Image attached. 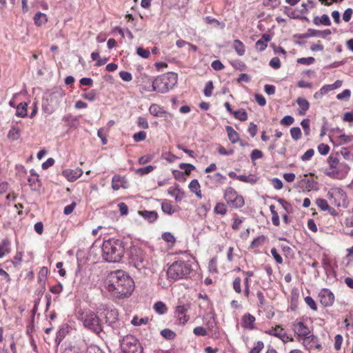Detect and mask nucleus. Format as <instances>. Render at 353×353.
<instances>
[{"mask_svg": "<svg viewBox=\"0 0 353 353\" xmlns=\"http://www.w3.org/2000/svg\"><path fill=\"white\" fill-rule=\"evenodd\" d=\"M108 291L117 297L127 296L134 290V281L122 270L112 272L110 276Z\"/></svg>", "mask_w": 353, "mask_h": 353, "instance_id": "1", "label": "nucleus"}, {"mask_svg": "<svg viewBox=\"0 0 353 353\" xmlns=\"http://www.w3.org/2000/svg\"><path fill=\"white\" fill-rule=\"evenodd\" d=\"M103 256L108 262H119L124 255L123 243L116 239L105 240L102 245Z\"/></svg>", "mask_w": 353, "mask_h": 353, "instance_id": "2", "label": "nucleus"}, {"mask_svg": "<svg viewBox=\"0 0 353 353\" xmlns=\"http://www.w3.org/2000/svg\"><path fill=\"white\" fill-rule=\"evenodd\" d=\"M77 319L85 328L99 335L103 330L101 321L94 312L89 309L80 310L77 313Z\"/></svg>", "mask_w": 353, "mask_h": 353, "instance_id": "3", "label": "nucleus"}, {"mask_svg": "<svg viewBox=\"0 0 353 353\" xmlns=\"http://www.w3.org/2000/svg\"><path fill=\"white\" fill-rule=\"evenodd\" d=\"M191 261L178 260L173 262L167 270L168 279L176 281L187 279L193 272Z\"/></svg>", "mask_w": 353, "mask_h": 353, "instance_id": "4", "label": "nucleus"}, {"mask_svg": "<svg viewBox=\"0 0 353 353\" xmlns=\"http://www.w3.org/2000/svg\"><path fill=\"white\" fill-rule=\"evenodd\" d=\"M328 167L325 168L324 173L332 179H341L347 174L350 167L345 163H340L339 159L333 155H330L327 159Z\"/></svg>", "mask_w": 353, "mask_h": 353, "instance_id": "5", "label": "nucleus"}, {"mask_svg": "<svg viewBox=\"0 0 353 353\" xmlns=\"http://www.w3.org/2000/svg\"><path fill=\"white\" fill-rule=\"evenodd\" d=\"M177 83V74L170 72L159 76L154 79L152 83V91L159 93H165L172 89Z\"/></svg>", "mask_w": 353, "mask_h": 353, "instance_id": "6", "label": "nucleus"}, {"mask_svg": "<svg viewBox=\"0 0 353 353\" xmlns=\"http://www.w3.org/2000/svg\"><path fill=\"white\" fill-rule=\"evenodd\" d=\"M327 197L331 203L337 208H346L348 206L347 194L341 188H330L327 193Z\"/></svg>", "mask_w": 353, "mask_h": 353, "instance_id": "7", "label": "nucleus"}, {"mask_svg": "<svg viewBox=\"0 0 353 353\" xmlns=\"http://www.w3.org/2000/svg\"><path fill=\"white\" fill-rule=\"evenodd\" d=\"M223 199L232 208H241L245 204L243 197L232 187H228L224 190Z\"/></svg>", "mask_w": 353, "mask_h": 353, "instance_id": "8", "label": "nucleus"}, {"mask_svg": "<svg viewBox=\"0 0 353 353\" xmlns=\"http://www.w3.org/2000/svg\"><path fill=\"white\" fill-rule=\"evenodd\" d=\"M130 260L134 266L139 270L145 268L148 264L144 252L141 248L135 245L130 248Z\"/></svg>", "mask_w": 353, "mask_h": 353, "instance_id": "9", "label": "nucleus"}, {"mask_svg": "<svg viewBox=\"0 0 353 353\" xmlns=\"http://www.w3.org/2000/svg\"><path fill=\"white\" fill-rule=\"evenodd\" d=\"M121 348L123 353H142L143 350L137 339L132 335H127L123 339Z\"/></svg>", "mask_w": 353, "mask_h": 353, "instance_id": "10", "label": "nucleus"}, {"mask_svg": "<svg viewBox=\"0 0 353 353\" xmlns=\"http://www.w3.org/2000/svg\"><path fill=\"white\" fill-rule=\"evenodd\" d=\"M190 304L179 301L175 309V316L181 325H185L190 320L188 312L190 309Z\"/></svg>", "mask_w": 353, "mask_h": 353, "instance_id": "11", "label": "nucleus"}, {"mask_svg": "<svg viewBox=\"0 0 353 353\" xmlns=\"http://www.w3.org/2000/svg\"><path fill=\"white\" fill-rule=\"evenodd\" d=\"M318 182L312 178H307V174H305L297 183L298 188L303 192L316 190H318Z\"/></svg>", "mask_w": 353, "mask_h": 353, "instance_id": "12", "label": "nucleus"}, {"mask_svg": "<svg viewBox=\"0 0 353 353\" xmlns=\"http://www.w3.org/2000/svg\"><path fill=\"white\" fill-rule=\"evenodd\" d=\"M250 283H248V292H247L243 279L242 280L241 277L236 276L232 281V288L234 291L238 294H242L246 299H248L250 296Z\"/></svg>", "mask_w": 353, "mask_h": 353, "instance_id": "13", "label": "nucleus"}, {"mask_svg": "<svg viewBox=\"0 0 353 353\" xmlns=\"http://www.w3.org/2000/svg\"><path fill=\"white\" fill-rule=\"evenodd\" d=\"M321 304L325 307L332 306L335 300L334 294L327 288H323L318 294Z\"/></svg>", "mask_w": 353, "mask_h": 353, "instance_id": "14", "label": "nucleus"}, {"mask_svg": "<svg viewBox=\"0 0 353 353\" xmlns=\"http://www.w3.org/2000/svg\"><path fill=\"white\" fill-rule=\"evenodd\" d=\"M292 329L297 336V339L301 341L302 338L311 333L308 326L301 321L296 320L292 324Z\"/></svg>", "mask_w": 353, "mask_h": 353, "instance_id": "15", "label": "nucleus"}, {"mask_svg": "<svg viewBox=\"0 0 353 353\" xmlns=\"http://www.w3.org/2000/svg\"><path fill=\"white\" fill-rule=\"evenodd\" d=\"M227 178L225 175L220 172H216L212 174L206 176V185H210L211 188H218L225 183Z\"/></svg>", "mask_w": 353, "mask_h": 353, "instance_id": "16", "label": "nucleus"}, {"mask_svg": "<svg viewBox=\"0 0 353 353\" xmlns=\"http://www.w3.org/2000/svg\"><path fill=\"white\" fill-rule=\"evenodd\" d=\"M301 341H302L303 347L307 350H310L313 348L317 350L321 349V345L319 343V338L314 334H309L307 336L302 338Z\"/></svg>", "mask_w": 353, "mask_h": 353, "instance_id": "17", "label": "nucleus"}, {"mask_svg": "<svg viewBox=\"0 0 353 353\" xmlns=\"http://www.w3.org/2000/svg\"><path fill=\"white\" fill-rule=\"evenodd\" d=\"M149 112L154 117H163L165 120L172 119L174 118V115L172 113L165 111L162 107L155 103L150 106Z\"/></svg>", "mask_w": 353, "mask_h": 353, "instance_id": "18", "label": "nucleus"}, {"mask_svg": "<svg viewBox=\"0 0 353 353\" xmlns=\"http://www.w3.org/2000/svg\"><path fill=\"white\" fill-rule=\"evenodd\" d=\"M255 321L256 318L251 314L247 312L245 313L241 317V326L245 330H253L256 328L255 325Z\"/></svg>", "mask_w": 353, "mask_h": 353, "instance_id": "19", "label": "nucleus"}, {"mask_svg": "<svg viewBox=\"0 0 353 353\" xmlns=\"http://www.w3.org/2000/svg\"><path fill=\"white\" fill-rule=\"evenodd\" d=\"M62 174L68 181L73 182L81 176L83 170L81 168H77L75 170L66 169L62 172Z\"/></svg>", "mask_w": 353, "mask_h": 353, "instance_id": "20", "label": "nucleus"}, {"mask_svg": "<svg viewBox=\"0 0 353 353\" xmlns=\"http://www.w3.org/2000/svg\"><path fill=\"white\" fill-rule=\"evenodd\" d=\"M168 193L174 197L176 201H181L184 196V192L181 189L179 184L176 183L173 186H171L168 190Z\"/></svg>", "mask_w": 353, "mask_h": 353, "instance_id": "21", "label": "nucleus"}, {"mask_svg": "<svg viewBox=\"0 0 353 353\" xmlns=\"http://www.w3.org/2000/svg\"><path fill=\"white\" fill-rule=\"evenodd\" d=\"M112 188L114 190H119L120 188H127V181L125 176L119 174L113 176L112 179Z\"/></svg>", "mask_w": 353, "mask_h": 353, "instance_id": "22", "label": "nucleus"}, {"mask_svg": "<svg viewBox=\"0 0 353 353\" xmlns=\"http://www.w3.org/2000/svg\"><path fill=\"white\" fill-rule=\"evenodd\" d=\"M138 214L150 223H154L159 217L158 213L154 210H139L138 211Z\"/></svg>", "mask_w": 353, "mask_h": 353, "instance_id": "23", "label": "nucleus"}, {"mask_svg": "<svg viewBox=\"0 0 353 353\" xmlns=\"http://www.w3.org/2000/svg\"><path fill=\"white\" fill-rule=\"evenodd\" d=\"M296 103L299 105V114L301 116L305 115L307 111L310 108V103L308 101L303 97H298L296 99Z\"/></svg>", "mask_w": 353, "mask_h": 353, "instance_id": "24", "label": "nucleus"}, {"mask_svg": "<svg viewBox=\"0 0 353 353\" xmlns=\"http://www.w3.org/2000/svg\"><path fill=\"white\" fill-rule=\"evenodd\" d=\"M28 180L29 182V185L33 189L39 188L41 185L39 174L36 173L33 170H30V175Z\"/></svg>", "mask_w": 353, "mask_h": 353, "instance_id": "25", "label": "nucleus"}, {"mask_svg": "<svg viewBox=\"0 0 353 353\" xmlns=\"http://www.w3.org/2000/svg\"><path fill=\"white\" fill-rule=\"evenodd\" d=\"M188 188L190 192L195 194L199 199L202 198L201 185L197 179L192 180L189 183Z\"/></svg>", "mask_w": 353, "mask_h": 353, "instance_id": "26", "label": "nucleus"}, {"mask_svg": "<svg viewBox=\"0 0 353 353\" xmlns=\"http://www.w3.org/2000/svg\"><path fill=\"white\" fill-rule=\"evenodd\" d=\"M225 130L228 134V137L232 143L234 144L239 141V134L236 130H234L232 126H225Z\"/></svg>", "mask_w": 353, "mask_h": 353, "instance_id": "27", "label": "nucleus"}, {"mask_svg": "<svg viewBox=\"0 0 353 353\" xmlns=\"http://www.w3.org/2000/svg\"><path fill=\"white\" fill-rule=\"evenodd\" d=\"M271 40V36L268 34H263L261 39L255 43V47L260 51L264 50L268 46V42Z\"/></svg>", "mask_w": 353, "mask_h": 353, "instance_id": "28", "label": "nucleus"}, {"mask_svg": "<svg viewBox=\"0 0 353 353\" xmlns=\"http://www.w3.org/2000/svg\"><path fill=\"white\" fill-rule=\"evenodd\" d=\"M205 325L210 336H213L216 333V323L214 316H210L206 319Z\"/></svg>", "mask_w": 353, "mask_h": 353, "instance_id": "29", "label": "nucleus"}, {"mask_svg": "<svg viewBox=\"0 0 353 353\" xmlns=\"http://www.w3.org/2000/svg\"><path fill=\"white\" fill-rule=\"evenodd\" d=\"M33 19H34V24L39 27L42 26L43 25L46 24L48 21L47 15L41 12H37L35 14Z\"/></svg>", "mask_w": 353, "mask_h": 353, "instance_id": "30", "label": "nucleus"}, {"mask_svg": "<svg viewBox=\"0 0 353 353\" xmlns=\"http://www.w3.org/2000/svg\"><path fill=\"white\" fill-rule=\"evenodd\" d=\"M161 210L164 213L168 215H172L175 212V208L172 205V202L167 199H164L162 201Z\"/></svg>", "mask_w": 353, "mask_h": 353, "instance_id": "31", "label": "nucleus"}, {"mask_svg": "<svg viewBox=\"0 0 353 353\" xmlns=\"http://www.w3.org/2000/svg\"><path fill=\"white\" fill-rule=\"evenodd\" d=\"M227 205L223 202H217L214 205L213 212L215 214L225 216L228 212Z\"/></svg>", "mask_w": 353, "mask_h": 353, "instance_id": "32", "label": "nucleus"}, {"mask_svg": "<svg viewBox=\"0 0 353 353\" xmlns=\"http://www.w3.org/2000/svg\"><path fill=\"white\" fill-rule=\"evenodd\" d=\"M15 115L21 118H24L28 115V103L26 102H21L18 104Z\"/></svg>", "mask_w": 353, "mask_h": 353, "instance_id": "33", "label": "nucleus"}, {"mask_svg": "<svg viewBox=\"0 0 353 353\" xmlns=\"http://www.w3.org/2000/svg\"><path fill=\"white\" fill-rule=\"evenodd\" d=\"M284 332H285L284 329L279 325H277L275 327H272L269 330L265 331L266 334L271 335V336H274L279 339H280L282 334H283Z\"/></svg>", "mask_w": 353, "mask_h": 353, "instance_id": "34", "label": "nucleus"}, {"mask_svg": "<svg viewBox=\"0 0 353 353\" xmlns=\"http://www.w3.org/2000/svg\"><path fill=\"white\" fill-rule=\"evenodd\" d=\"M233 47L236 52L239 56H243L245 52V47L243 43L239 39H235L233 43Z\"/></svg>", "mask_w": 353, "mask_h": 353, "instance_id": "35", "label": "nucleus"}, {"mask_svg": "<svg viewBox=\"0 0 353 353\" xmlns=\"http://www.w3.org/2000/svg\"><path fill=\"white\" fill-rule=\"evenodd\" d=\"M313 22L315 25L319 26L320 24L324 26H330L331 21L329 17L327 14H323L321 17H316L313 19Z\"/></svg>", "mask_w": 353, "mask_h": 353, "instance_id": "36", "label": "nucleus"}, {"mask_svg": "<svg viewBox=\"0 0 353 353\" xmlns=\"http://www.w3.org/2000/svg\"><path fill=\"white\" fill-rule=\"evenodd\" d=\"M277 201L281 204V205L282 206V208L284 209L287 214L293 213L294 208L290 202L281 198L278 199Z\"/></svg>", "mask_w": 353, "mask_h": 353, "instance_id": "37", "label": "nucleus"}, {"mask_svg": "<svg viewBox=\"0 0 353 353\" xmlns=\"http://www.w3.org/2000/svg\"><path fill=\"white\" fill-rule=\"evenodd\" d=\"M154 311L159 314H164L168 312V307L162 301H158L154 304Z\"/></svg>", "mask_w": 353, "mask_h": 353, "instance_id": "38", "label": "nucleus"}, {"mask_svg": "<svg viewBox=\"0 0 353 353\" xmlns=\"http://www.w3.org/2000/svg\"><path fill=\"white\" fill-rule=\"evenodd\" d=\"M267 237L264 235H261L255 238L250 245V248L254 249L261 246L265 241Z\"/></svg>", "mask_w": 353, "mask_h": 353, "instance_id": "39", "label": "nucleus"}, {"mask_svg": "<svg viewBox=\"0 0 353 353\" xmlns=\"http://www.w3.org/2000/svg\"><path fill=\"white\" fill-rule=\"evenodd\" d=\"M308 32H310V36L312 37H321L323 38H325L327 35L331 34V30L329 29L321 31L314 29H309Z\"/></svg>", "mask_w": 353, "mask_h": 353, "instance_id": "40", "label": "nucleus"}, {"mask_svg": "<svg viewBox=\"0 0 353 353\" xmlns=\"http://www.w3.org/2000/svg\"><path fill=\"white\" fill-rule=\"evenodd\" d=\"M149 322V318L147 316L145 317H139L138 316H133L131 323L134 326H140L142 325H146Z\"/></svg>", "mask_w": 353, "mask_h": 353, "instance_id": "41", "label": "nucleus"}, {"mask_svg": "<svg viewBox=\"0 0 353 353\" xmlns=\"http://www.w3.org/2000/svg\"><path fill=\"white\" fill-rule=\"evenodd\" d=\"M270 210L271 214H272V224L274 226H279V225H280L279 216L278 212L275 210L274 205H271L270 206Z\"/></svg>", "mask_w": 353, "mask_h": 353, "instance_id": "42", "label": "nucleus"}, {"mask_svg": "<svg viewBox=\"0 0 353 353\" xmlns=\"http://www.w3.org/2000/svg\"><path fill=\"white\" fill-rule=\"evenodd\" d=\"M243 276V280H244V284L246 287L247 292L248 291V283L251 284V278L254 276V274L253 271H241Z\"/></svg>", "mask_w": 353, "mask_h": 353, "instance_id": "43", "label": "nucleus"}, {"mask_svg": "<svg viewBox=\"0 0 353 353\" xmlns=\"http://www.w3.org/2000/svg\"><path fill=\"white\" fill-rule=\"evenodd\" d=\"M232 115L234 117L235 119L241 121H245L248 119V114L246 111L243 109L234 111Z\"/></svg>", "mask_w": 353, "mask_h": 353, "instance_id": "44", "label": "nucleus"}, {"mask_svg": "<svg viewBox=\"0 0 353 353\" xmlns=\"http://www.w3.org/2000/svg\"><path fill=\"white\" fill-rule=\"evenodd\" d=\"M20 130L14 126H12L8 132V137L13 141H16L19 138Z\"/></svg>", "mask_w": 353, "mask_h": 353, "instance_id": "45", "label": "nucleus"}, {"mask_svg": "<svg viewBox=\"0 0 353 353\" xmlns=\"http://www.w3.org/2000/svg\"><path fill=\"white\" fill-rule=\"evenodd\" d=\"M315 203L318 208L322 211H327V210L329 209L330 205L327 200L324 199L318 198L316 199Z\"/></svg>", "mask_w": 353, "mask_h": 353, "instance_id": "46", "label": "nucleus"}, {"mask_svg": "<svg viewBox=\"0 0 353 353\" xmlns=\"http://www.w3.org/2000/svg\"><path fill=\"white\" fill-rule=\"evenodd\" d=\"M193 333L194 335L198 336H210L208 330H206L205 327H203L202 326H197L194 327L193 330Z\"/></svg>", "mask_w": 353, "mask_h": 353, "instance_id": "47", "label": "nucleus"}, {"mask_svg": "<svg viewBox=\"0 0 353 353\" xmlns=\"http://www.w3.org/2000/svg\"><path fill=\"white\" fill-rule=\"evenodd\" d=\"M179 168L184 170V173L186 175H190L191 172L195 169V166L190 163H180L179 165Z\"/></svg>", "mask_w": 353, "mask_h": 353, "instance_id": "48", "label": "nucleus"}, {"mask_svg": "<svg viewBox=\"0 0 353 353\" xmlns=\"http://www.w3.org/2000/svg\"><path fill=\"white\" fill-rule=\"evenodd\" d=\"M155 167L153 165H147L144 168H139L136 170V173L140 176L148 174L154 170Z\"/></svg>", "mask_w": 353, "mask_h": 353, "instance_id": "49", "label": "nucleus"}, {"mask_svg": "<svg viewBox=\"0 0 353 353\" xmlns=\"http://www.w3.org/2000/svg\"><path fill=\"white\" fill-rule=\"evenodd\" d=\"M290 134L294 140L297 141L301 138L302 132L300 128L294 127L290 129Z\"/></svg>", "mask_w": 353, "mask_h": 353, "instance_id": "50", "label": "nucleus"}, {"mask_svg": "<svg viewBox=\"0 0 353 353\" xmlns=\"http://www.w3.org/2000/svg\"><path fill=\"white\" fill-rule=\"evenodd\" d=\"M161 334L168 340H172L176 337V333L170 329H164L161 330Z\"/></svg>", "mask_w": 353, "mask_h": 353, "instance_id": "51", "label": "nucleus"}, {"mask_svg": "<svg viewBox=\"0 0 353 353\" xmlns=\"http://www.w3.org/2000/svg\"><path fill=\"white\" fill-rule=\"evenodd\" d=\"M304 301L311 310H312L313 311H317V305L312 296H307L305 297Z\"/></svg>", "mask_w": 353, "mask_h": 353, "instance_id": "52", "label": "nucleus"}, {"mask_svg": "<svg viewBox=\"0 0 353 353\" xmlns=\"http://www.w3.org/2000/svg\"><path fill=\"white\" fill-rule=\"evenodd\" d=\"M162 239L165 242L170 243L173 245L175 243L176 239L174 235L170 232H164L162 234Z\"/></svg>", "mask_w": 353, "mask_h": 353, "instance_id": "53", "label": "nucleus"}, {"mask_svg": "<svg viewBox=\"0 0 353 353\" xmlns=\"http://www.w3.org/2000/svg\"><path fill=\"white\" fill-rule=\"evenodd\" d=\"M117 311L111 310H108L107 314L105 316L106 322L108 323H114V321L117 319Z\"/></svg>", "mask_w": 353, "mask_h": 353, "instance_id": "54", "label": "nucleus"}, {"mask_svg": "<svg viewBox=\"0 0 353 353\" xmlns=\"http://www.w3.org/2000/svg\"><path fill=\"white\" fill-rule=\"evenodd\" d=\"M81 96L85 99H87L90 101H92L96 99L97 91L94 90H91L87 92L83 93Z\"/></svg>", "mask_w": 353, "mask_h": 353, "instance_id": "55", "label": "nucleus"}, {"mask_svg": "<svg viewBox=\"0 0 353 353\" xmlns=\"http://www.w3.org/2000/svg\"><path fill=\"white\" fill-rule=\"evenodd\" d=\"M213 89H214V85H213L212 81H210L207 82L205 85V88L203 90V93H204L205 96H206L208 97L212 96Z\"/></svg>", "mask_w": 353, "mask_h": 353, "instance_id": "56", "label": "nucleus"}, {"mask_svg": "<svg viewBox=\"0 0 353 353\" xmlns=\"http://www.w3.org/2000/svg\"><path fill=\"white\" fill-rule=\"evenodd\" d=\"M296 61L299 64L309 65L314 63L315 59L312 57H302L299 58Z\"/></svg>", "mask_w": 353, "mask_h": 353, "instance_id": "57", "label": "nucleus"}, {"mask_svg": "<svg viewBox=\"0 0 353 353\" xmlns=\"http://www.w3.org/2000/svg\"><path fill=\"white\" fill-rule=\"evenodd\" d=\"M0 249H1V252H3V255L10 252L11 249L10 248V242L8 239H4L1 242V243L0 245Z\"/></svg>", "mask_w": 353, "mask_h": 353, "instance_id": "58", "label": "nucleus"}, {"mask_svg": "<svg viewBox=\"0 0 353 353\" xmlns=\"http://www.w3.org/2000/svg\"><path fill=\"white\" fill-rule=\"evenodd\" d=\"M333 88H332V84H328V85H323L319 90V92H316L314 94V97H317L318 94L321 95V96H323L324 94H325L326 93H327L328 92L331 91V90H333Z\"/></svg>", "mask_w": 353, "mask_h": 353, "instance_id": "59", "label": "nucleus"}, {"mask_svg": "<svg viewBox=\"0 0 353 353\" xmlns=\"http://www.w3.org/2000/svg\"><path fill=\"white\" fill-rule=\"evenodd\" d=\"M318 152L322 155H326L329 153L330 148L327 144L320 143L317 147Z\"/></svg>", "mask_w": 353, "mask_h": 353, "instance_id": "60", "label": "nucleus"}, {"mask_svg": "<svg viewBox=\"0 0 353 353\" xmlns=\"http://www.w3.org/2000/svg\"><path fill=\"white\" fill-rule=\"evenodd\" d=\"M238 180L244 183H254L256 182V179L252 175H239Z\"/></svg>", "mask_w": 353, "mask_h": 353, "instance_id": "61", "label": "nucleus"}, {"mask_svg": "<svg viewBox=\"0 0 353 353\" xmlns=\"http://www.w3.org/2000/svg\"><path fill=\"white\" fill-rule=\"evenodd\" d=\"M137 53L139 56H140L142 58L147 59L150 57V52L149 50L145 49L142 47H139L137 49Z\"/></svg>", "mask_w": 353, "mask_h": 353, "instance_id": "62", "label": "nucleus"}, {"mask_svg": "<svg viewBox=\"0 0 353 353\" xmlns=\"http://www.w3.org/2000/svg\"><path fill=\"white\" fill-rule=\"evenodd\" d=\"M294 119L290 115L285 116L280 121V123L283 125L289 126L293 124Z\"/></svg>", "mask_w": 353, "mask_h": 353, "instance_id": "63", "label": "nucleus"}, {"mask_svg": "<svg viewBox=\"0 0 353 353\" xmlns=\"http://www.w3.org/2000/svg\"><path fill=\"white\" fill-rule=\"evenodd\" d=\"M263 343L261 341H257L255 343L254 347L250 350L249 353H260V352L263 350Z\"/></svg>", "mask_w": 353, "mask_h": 353, "instance_id": "64", "label": "nucleus"}]
</instances>
